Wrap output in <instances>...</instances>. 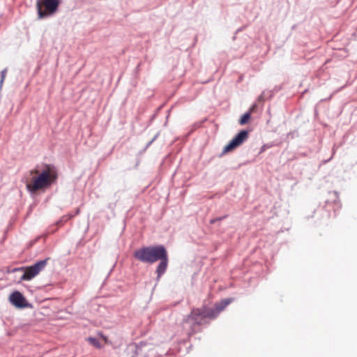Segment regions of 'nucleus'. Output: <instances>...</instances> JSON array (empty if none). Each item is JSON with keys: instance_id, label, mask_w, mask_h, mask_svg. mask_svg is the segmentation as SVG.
I'll list each match as a JSON object with an SVG mask.
<instances>
[{"instance_id": "obj_8", "label": "nucleus", "mask_w": 357, "mask_h": 357, "mask_svg": "<svg viewBox=\"0 0 357 357\" xmlns=\"http://www.w3.org/2000/svg\"><path fill=\"white\" fill-rule=\"evenodd\" d=\"M160 264L158 266L156 272L158 273V277L160 278L166 271L168 264V257L167 253L164 257H161Z\"/></svg>"}, {"instance_id": "obj_3", "label": "nucleus", "mask_w": 357, "mask_h": 357, "mask_svg": "<svg viewBox=\"0 0 357 357\" xmlns=\"http://www.w3.org/2000/svg\"><path fill=\"white\" fill-rule=\"evenodd\" d=\"M166 255L162 245L143 247L134 252V257L144 263L153 264Z\"/></svg>"}, {"instance_id": "obj_4", "label": "nucleus", "mask_w": 357, "mask_h": 357, "mask_svg": "<svg viewBox=\"0 0 357 357\" xmlns=\"http://www.w3.org/2000/svg\"><path fill=\"white\" fill-rule=\"evenodd\" d=\"M60 4L59 0H37L36 8L40 19L55 13Z\"/></svg>"}, {"instance_id": "obj_10", "label": "nucleus", "mask_w": 357, "mask_h": 357, "mask_svg": "<svg viewBox=\"0 0 357 357\" xmlns=\"http://www.w3.org/2000/svg\"><path fill=\"white\" fill-rule=\"evenodd\" d=\"M86 340L90 344L95 347L96 348L100 349L102 347V345L99 341L95 337H89L86 339Z\"/></svg>"}, {"instance_id": "obj_9", "label": "nucleus", "mask_w": 357, "mask_h": 357, "mask_svg": "<svg viewBox=\"0 0 357 357\" xmlns=\"http://www.w3.org/2000/svg\"><path fill=\"white\" fill-rule=\"evenodd\" d=\"M255 108V105H253L252 107V108H250V109L248 112L244 114L241 116V118L239 120V123L241 125H245L248 122V121L250 120V116H251V113L254 111Z\"/></svg>"}, {"instance_id": "obj_13", "label": "nucleus", "mask_w": 357, "mask_h": 357, "mask_svg": "<svg viewBox=\"0 0 357 357\" xmlns=\"http://www.w3.org/2000/svg\"><path fill=\"white\" fill-rule=\"evenodd\" d=\"M217 220H218V219H215V218H214V219H211V220H210V223H211V224H214V223H215V222H217Z\"/></svg>"}, {"instance_id": "obj_7", "label": "nucleus", "mask_w": 357, "mask_h": 357, "mask_svg": "<svg viewBox=\"0 0 357 357\" xmlns=\"http://www.w3.org/2000/svg\"><path fill=\"white\" fill-rule=\"evenodd\" d=\"M10 302L16 307L24 308L29 306V304L24 296L19 291H14L9 297Z\"/></svg>"}, {"instance_id": "obj_2", "label": "nucleus", "mask_w": 357, "mask_h": 357, "mask_svg": "<svg viewBox=\"0 0 357 357\" xmlns=\"http://www.w3.org/2000/svg\"><path fill=\"white\" fill-rule=\"evenodd\" d=\"M230 298L221 301L218 303H215V307L211 308L207 306H202L200 308H194L192 310L188 319L194 320L197 324H202L205 319H214L230 303Z\"/></svg>"}, {"instance_id": "obj_12", "label": "nucleus", "mask_w": 357, "mask_h": 357, "mask_svg": "<svg viewBox=\"0 0 357 357\" xmlns=\"http://www.w3.org/2000/svg\"><path fill=\"white\" fill-rule=\"evenodd\" d=\"M98 335L101 337V338L105 341L107 344L108 342L107 337L104 335L102 333H99Z\"/></svg>"}, {"instance_id": "obj_11", "label": "nucleus", "mask_w": 357, "mask_h": 357, "mask_svg": "<svg viewBox=\"0 0 357 357\" xmlns=\"http://www.w3.org/2000/svg\"><path fill=\"white\" fill-rule=\"evenodd\" d=\"M6 70H2L1 73V83L0 84L1 85L3 82V80L6 77Z\"/></svg>"}, {"instance_id": "obj_14", "label": "nucleus", "mask_w": 357, "mask_h": 357, "mask_svg": "<svg viewBox=\"0 0 357 357\" xmlns=\"http://www.w3.org/2000/svg\"><path fill=\"white\" fill-rule=\"evenodd\" d=\"M225 218H226V215L224 217L217 218L216 219H218L217 221H220V220H223Z\"/></svg>"}, {"instance_id": "obj_5", "label": "nucleus", "mask_w": 357, "mask_h": 357, "mask_svg": "<svg viewBox=\"0 0 357 357\" xmlns=\"http://www.w3.org/2000/svg\"><path fill=\"white\" fill-rule=\"evenodd\" d=\"M48 260L49 258L37 261L36 264L30 266L15 268V271H24V274L21 277V280L29 281L44 270L47 264Z\"/></svg>"}, {"instance_id": "obj_6", "label": "nucleus", "mask_w": 357, "mask_h": 357, "mask_svg": "<svg viewBox=\"0 0 357 357\" xmlns=\"http://www.w3.org/2000/svg\"><path fill=\"white\" fill-rule=\"evenodd\" d=\"M249 133L246 130L240 131L223 149V153L232 151L241 146L248 138Z\"/></svg>"}, {"instance_id": "obj_1", "label": "nucleus", "mask_w": 357, "mask_h": 357, "mask_svg": "<svg viewBox=\"0 0 357 357\" xmlns=\"http://www.w3.org/2000/svg\"><path fill=\"white\" fill-rule=\"evenodd\" d=\"M30 178L26 180V188L31 192H36L39 190L48 187L57 178V174L49 165L40 172L38 169L29 172Z\"/></svg>"}]
</instances>
